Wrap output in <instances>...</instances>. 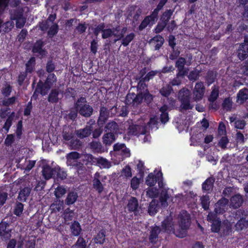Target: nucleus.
<instances>
[{
  "label": "nucleus",
  "mask_w": 248,
  "mask_h": 248,
  "mask_svg": "<svg viewBox=\"0 0 248 248\" xmlns=\"http://www.w3.org/2000/svg\"><path fill=\"white\" fill-rule=\"evenodd\" d=\"M173 14V11L170 9L167 10L164 12L161 17V21L165 22L167 24L168 22L169 21L171 16Z\"/></svg>",
  "instance_id": "13d9d810"
},
{
  "label": "nucleus",
  "mask_w": 248,
  "mask_h": 248,
  "mask_svg": "<svg viewBox=\"0 0 248 248\" xmlns=\"http://www.w3.org/2000/svg\"><path fill=\"white\" fill-rule=\"evenodd\" d=\"M109 117V111L106 108L101 107L100 109V115L97 121L99 125H102Z\"/></svg>",
  "instance_id": "f3484780"
},
{
  "label": "nucleus",
  "mask_w": 248,
  "mask_h": 248,
  "mask_svg": "<svg viewBox=\"0 0 248 248\" xmlns=\"http://www.w3.org/2000/svg\"><path fill=\"white\" fill-rule=\"evenodd\" d=\"M82 160L86 165H96L97 157L93 156L90 154H85L81 155Z\"/></svg>",
  "instance_id": "6ab92c4d"
},
{
  "label": "nucleus",
  "mask_w": 248,
  "mask_h": 248,
  "mask_svg": "<svg viewBox=\"0 0 248 248\" xmlns=\"http://www.w3.org/2000/svg\"><path fill=\"white\" fill-rule=\"evenodd\" d=\"M72 248H86L85 240L83 237H79Z\"/></svg>",
  "instance_id": "052dcab7"
},
{
  "label": "nucleus",
  "mask_w": 248,
  "mask_h": 248,
  "mask_svg": "<svg viewBox=\"0 0 248 248\" xmlns=\"http://www.w3.org/2000/svg\"><path fill=\"white\" fill-rule=\"evenodd\" d=\"M237 102L242 104L248 99V89L246 88L240 90L237 95Z\"/></svg>",
  "instance_id": "c9c22d12"
},
{
  "label": "nucleus",
  "mask_w": 248,
  "mask_h": 248,
  "mask_svg": "<svg viewBox=\"0 0 248 248\" xmlns=\"http://www.w3.org/2000/svg\"><path fill=\"white\" fill-rule=\"evenodd\" d=\"M178 226L176 228L175 235L184 238L191 225L190 215L185 210L181 211L177 217Z\"/></svg>",
  "instance_id": "f257e3e1"
},
{
  "label": "nucleus",
  "mask_w": 248,
  "mask_h": 248,
  "mask_svg": "<svg viewBox=\"0 0 248 248\" xmlns=\"http://www.w3.org/2000/svg\"><path fill=\"white\" fill-rule=\"evenodd\" d=\"M219 95V88L217 87L214 86L213 88L211 93L208 97V100L209 101H215L218 97Z\"/></svg>",
  "instance_id": "de8ad7c7"
},
{
  "label": "nucleus",
  "mask_w": 248,
  "mask_h": 248,
  "mask_svg": "<svg viewBox=\"0 0 248 248\" xmlns=\"http://www.w3.org/2000/svg\"><path fill=\"white\" fill-rule=\"evenodd\" d=\"M14 27L13 21H9L5 23L3 22L1 19H0V32L2 31L8 32L10 31Z\"/></svg>",
  "instance_id": "f704fd0d"
},
{
  "label": "nucleus",
  "mask_w": 248,
  "mask_h": 248,
  "mask_svg": "<svg viewBox=\"0 0 248 248\" xmlns=\"http://www.w3.org/2000/svg\"><path fill=\"white\" fill-rule=\"evenodd\" d=\"M44 44L43 41L39 40L37 41L32 48L34 53H37L39 56H43L46 54V51L42 48Z\"/></svg>",
  "instance_id": "4be33fe9"
},
{
  "label": "nucleus",
  "mask_w": 248,
  "mask_h": 248,
  "mask_svg": "<svg viewBox=\"0 0 248 248\" xmlns=\"http://www.w3.org/2000/svg\"><path fill=\"white\" fill-rule=\"evenodd\" d=\"M9 224L4 221H1L0 223V236L5 239H9L11 237V230L8 228Z\"/></svg>",
  "instance_id": "dca6fc26"
},
{
  "label": "nucleus",
  "mask_w": 248,
  "mask_h": 248,
  "mask_svg": "<svg viewBox=\"0 0 248 248\" xmlns=\"http://www.w3.org/2000/svg\"><path fill=\"white\" fill-rule=\"evenodd\" d=\"M82 145V142L79 140L75 139L71 140L68 143V146L70 147L71 149L72 150H78Z\"/></svg>",
  "instance_id": "09e8293b"
},
{
  "label": "nucleus",
  "mask_w": 248,
  "mask_h": 248,
  "mask_svg": "<svg viewBox=\"0 0 248 248\" xmlns=\"http://www.w3.org/2000/svg\"><path fill=\"white\" fill-rule=\"evenodd\" d=\"M36 87L37 91H39L42 95H45L47 93L51 87L46 82L43 83L42 81L40 80L38 82Z\"/></svg>",
  "instance_id": "412c9836"
},
{
  "label": "nucleus",
  "mask_w": 248,
  "mask_h": 248,
  "mask_svg": "<svg viewBox=\"0 0 248 248\" xmlns=\"http://www.w3.org/2000/svg\"><path fill=\"white\" fill-rule=\"evenodd\" d=\"M118 129L117 124L114 121L108 123L105 127V130L106 133L115 134Z\"/></svg>",
  "instance_id": "c85d7f7f"
},
{
  "label": "nucleus",
  "mask_w": 248,
  "mask_h": 248,
  "mask_svg": "<svg viewBox=\"0 0 248 248\" xmlns=\"http://www.w3.org/2000/svg\"><path fill=\"white\" fill-rule=\"evenodd\" d=\"M215 179L214 177H210L207 178L202 184V189L204 191L209 192L212 190L214 186Z\"/></svg>",
  "instance_id": "bb28decb"
},
{
  "label": "nucleus",
  "mask_w": 248,
  "mask_h": 248,
  "mask_svg": "<svg viewBox=\"0 0 248 248\" xmlns=\"http://www.w3.org/2000/svg\"><path fill=\"white\" fill-rule=\"evenodd\" d=\"M49 30L48 31L47 34L49 37H53L58 32V25L57 24L53 22L52 25L49 28Z\"/></svg>",
  "instance_id": "bf43d9fd"
},
{
  "label": "nucleus",
  "mask_w": 248,
  "mask_h": 248,
  "mask_svg": "<svg viewBox=\"0 0 248 248\" xmlns=\"http://www.w3.org/2000/svg\"><path fill=\"white\" fill-rule=\"evenodd\" d=\"M157 182L156 177L153 173H150L146 180V184L150 186H153L155 185Z\"/></svg>",
  "instance_id": "603ef678"
},
{
  "label": "nucleus",
  "mask_w": 248,
  "mask_h": 248,
  "mask_svg": "<svg viewBox=\"0 0 248 248\" xmlns=\"http://www.w3.org/2000/svg\"><path fill=\"white\" fill-rule=\"evenodd\" d=\"M162 229L168 233L172 232L175 235L176 228L171 217H167L162 223Z\"/></svg>",
  "instance_id": "1a4fd4ad"
},
{
  "label": "nucleus",
  "mask_w": 248,
  "mask_h": 248,
  "mask_svg": "<svg viewBox=\"0 0 248 248\" xmlns=\"http://www.w3.org/2000/svg\"><path fill=\"white\" fill-rule=\"evenodd\" d=\"M54 171H55V170L50 167L45 166L43 167L42 173L45 179L48 180L52 177Z\"/></svg>",
  "instance_id": "e433bc0d"
},
{
  "label": "nucleus",
  "mask_w": 248,
  "mask_h": 248,
  "mask_svg": "<svg viewBox=\"0 0 248 248\" xmlns=\"http://www.w3.org/2000/svg\"><path fill=\"white\" fill-rule=\"evenodd\" d=\"M128 132L130 134L139 136L141 134H145L148 132L147 126L138 124L130 125L128 128Z\"/></svg>",
  "instance_id": "6e6552de"
},
{
  "label": "nucleus",
  "mask_w": 248,
  "mask_h": 248,
  "mask_svg": "<svg viewBox=\"0 0 248 248\" xmlns=\"http://www.w3.org/2000/svg\"><path fill=\"white\" fill-rule=\"evenodd\" d=\"M178 99L180 102L179 107L180 112H184L185 111L193 108L194 106L190 103L191 92L187 88H183L179 91Z\"/></svg>",
  "instance_id": "f03ea898"
},
{
  "label": "nucleus",
  "mask_w": 248,
  "mask_h": 248,
  "mask_svg": "<svg viewBox=\"0 0 248 248\" xmlns=\"http://www.w3.org/2000/svg\"><path fill=\"white\" fill-rule=\"evenodd\" d=\"M15 19L16 20V27L17 28H22L26 23V18L23 16L22 15L17 16Z\"/></svg>",
  "instance_id": "864d4df0"
},
{
  "label": "nucleus",
  "mask_w": 248,
  "mask_h": 248,
  "mask_svg": "<svg viewBox=\"0 0 248 248\" xmlns=\"http://www.w3.org/2000/svg\"><path fill=\"white\" fill-rule=\"evenodd\" d=\"M103 143L106 146L110 145L115 140V136L113 134L106 133L102 138Z\"/></svg>",
  "instance_id": "72a5a7b5"
},
{
  "label": "nucleus",
  "mask_w": 248,
  "mask_h": 248,
  "mask_svg": "<svg viewBox=\"0 0 248 248\" xmlns=\"http://www.w3.org/2000/svg\"><path fill=\"white\" fill-rule=\"evenodd\" d=\"M96 165L101 169H109L111 167V163L108 159L102 156L97 157Z\"/></svg>",
  "instance_id": "5701e85b"
},
{
  "label": "nucleus",
  "mask_w": 248,
  "mask_h": 248,
  "mask_svg": "<svg viewBox=\"0 0 248 248\" xmlns=\"http://www.w3.org/2000/svg\"><path fill=\"white\" fill-rule=\"evenodd\" d=\"M24 205L19 202H17L16 203L14 213L17 216H20L23 212Z\"/></svg>",
  "instance_id": "680f3d73"
},
{
  "label": "nucleus",
  "mask_w": 248,
  "mask_h": 248,
  "mask_svg": "<svg viewBox=\"0 0 248 248\" xmlns=\"http://www.w3.org/2000/svg\"><path fill=\"white\" fill-rule=\"evenodd\" d=\"M93 127L92 124L87 125L84 128L80 129L76 131L77 136L80 139L89 137L92 133Z\"/></svg>",
  "instance_id": "2eb2a0df"
},
{
  "label": "nucleus",
  "mask_w": 248,
  "mask_h": 248,
  "mask_svg": "<svg viewBox=\"0 0 248 248\" xmlns=\"http://www.w3.org/2000/svg\"><path fill=\"white\" fill-rule=\"evenodd\" d=\"M164 38L160 35H156L150 40L149 43L155 46V50H158L163 45Z\"/></svg>",
  "instance_id": "b1692460"
},
{
  "label": "nucleus",
  "mask_w": 248,
  "mask_h": 248,
  "mask_svg": "<svg viewBox=\"0 0 248 248\" xmlns=\"http://www.w3.org/2000/svg\"><path fill=\"white\" fill-rule=\"evenodd\" d=\"M70 229L72 233L75 236L79 235L81 228L79 223L77 221H75L71 226Z\"/></svg>",
  "instance_id": "c03bdc74"
},
{
  "label": "nucleus",
  "mask_w": 248,
  "mask_h": 248,
  "mask_svg": "<svg viewBox=\"0 0 248 248\" xmlns=\"http://www.w3.org/2000/svg\"><path fill=\"white\" fill-rule=\"evenodd\" d=\"M169 198V195L166 189L163 190L161 193L159 200L161 206L165 207L168 206L167 200Z\"/></svg>",
  "instance_id": "a19ab883"
},
{
  "label": "nucleus",
  "mask_w": 248,
  "mask_h": 248,
  "mask_svg": "<svg viewBox=\"0 0 248 248\" xmlns=\"http://www.w3.org/2000/svg\"><path fill=\"white\" fill-rule=\"evenodd\" d=\"M90 148L94 152L97 153H100L102 150V145L100 142L93 141L90 144Z\"/></svg>",
  "instance_id": "3c124183"
},
{
  "label": "nucleus",
  "mask_w": 248,
  "mask_h": 248,
  "mask_svg": "<svg viewBox=\"0 0 248 248\" xmlns=\"http://www.w3.org/2000/svg\"><path fill=\"white\" fill-rule=\"evenodd\" d=\"M235 229L236 231H242L248 227V220L245 218H241L235 225Z\"/></svg>",
  "instance_id": "c756f323"
},
{
  "label": "nucleus",
  "mask_w": 248,
  "mask_h": 248,
  "mask_svg": "<svg viewBox=\"0 0 248 248\" xmlns=\"http://www.w3.org/2000/svg\"><path fill=\"white\" fill-rule=\"evenodd\" d=\"M223 108L226 111H230L232 108V101L230 98H225L222 104Z\"/></svg>",
  "instance_id": "69168bd1"
},
{
  "label": "nucleus",
  "mask_w": 248,
  "mask_h": 248,
  "mask_svg": "<svg viewBox=\"0 0 248 248\" xmlns=\"http://www.w3.org/2000/svg\"><path fill=\"white\" fill-rule=\"evenodd\" d=\"M86 98L81 97L75 104V107L78 110L79 113L84 117H90L93 113V108L87 104Z\"/></svg>",
  "instance_id": "20e7f679"
},
{
  "label": "nucleus",
  "mask_w": 248,
  "mask_h": 248,
  "mask_svg": "<svg viewBox=\"0 0 248 248\" xmlns=\"http://www.w3.org/2000/svg\"><path fill=\"white\" fill-rule=\"evenodd\" d=\"M157 16L158 15L154 12H153L150 15L146 16L139 26V30L142 31L146 28L148 25L151 26L155 24L157 19Z\"/></svg>",
  "instance_id": "423d86ee"
},
{
  "label": "nucleus",
  "mask_w": 248,
  "mask_h": 248,
  "mask_svg": "<svg viewBox=\"0 0 248 248\" xmlns=\"http://www.w3.org/2000/svg\"><path fill=\"white\" fill-rule=\"evenodd\" d=\"M64 219L65 223H69V221H71L74 217V213L73 211L71 210L69 208L66 209L63 213Z\"/></svg>",
  "instance_id": "37998d69"
},
{
  "label": "nucleus",
  "mask_w": 248,
  "mask_h": 248,
  "mask_svg": "<svg viewBox=\"0 0 248 248\" xmlns=\"http://www.w3.org/2000/svg\"><path fill=\"white\" fill-rule=\"evenodd\" d=\"M161 230L158 226L152 228L149 236V240L151 243H155L157 240L158 234L160 232Z\"/></svg>",
  "instance_id": "2f4dec72"
},
{
  "label": "nucleus",
  "mask_w": 248,
  "mask_h": 248,
  "mask_svg": "<svg viewBox=\"0 0 248 248\" xmlns=\"http://www.w3.org/2000/svg\"><path fill=\"white\" fill-rule=\"evenodd\" d=\"M78 198V195L77 192L71 191L68 193L65 200V202L68 205L73 204L76 202Z\"/></svg>",
  "instance_id": "7c9ffc66"
},
{
  "label": "nucleus",
  "mask_w": 248,
  "mask_h": 248,
  "mask_svg": "<svg viewBox=\"0 0 248 248\" xmlns=\"http://www.w3.org/2000/svg\"><path fill=\"white\" fill-rule=\"evenodd\" d=\"M106 231L101 230L94 238V242L100 244H103L105 241Z\"/></svg>",
  "instance_id": "ea45409f"
},
{
  "label": "nucleus",
  "mask_w": 248,
  "mask_h": 248,
  "mask_svg": "<svg viewBox=\"0 0 248 248\" xmlns=\"http://www.w3.org/2000/svg\"><path fill=\"white\" fill-rule=\"evenodd\" d=\"M112 36L115 38L114 40V42L116 43L117 41L120 40L124 37V34L126 33L127 30L126 27H124L121 29L120 26H117L115 28H112Z\"/></svg>",
  "instance_id": "f8f14e48"
},
{
  "label": "nucleus",
  "mask_w": 248,
  "mask_h": 248,
  "mask_svg": "<svg viewBox=\"0 0 248 248\" xmlns=\"http://www.w3.org/2000/svg\"><path fill=\"white\" fill-rule=\"evenodd\" d=\"M201 204L202 208L207 210L209 209L210 204V198L209 196L204 195L201 198Z\"/></svg>",
  "instance_id": "6e6d98bb"
},
{
  "label": "nucleus",
  "mask_w": 248,
  "mask_h": 248,
  "mask_svg": "<svg viewBox=\"0 0 248 248\" xmlns=\"http://www.w3.org/2000/svg\"><path fill=\"white\" fill-rule=\"evenodd\" d=\"M205 88L202 82H198L195 84L193 90V99L198 102L201 100L204 96Z\"/></svg>",
  "instance_id": "39448f33"
},
{
  "label": "nucleus",
  "mask_w": 248,
  "mask_h": 248,
  "mask_svg": "<svg viewBox=\"0 0 248 248\" xmlns=\"http://www.w3.org/2000/svg\"><path fill=\"white\" fill-rule=\"evenodd\" d=\"M145 97V99L150 102L153 97L151 94H143V93L139 92L138 94L135 93H128L125 98V103L127 105L132 104L133 106L136 107L140 104L142 102L143 98Z\"/></svg>",
  "instance_id": "7ed1b4c3"
},
{
  "label": "nucleus",
  "mask_w": 248,
  "mask_h": 248,
  "mask_svg": "<svg viewBox=\"0 0 248 248\" xmlns=\"http://www.w3.org/2000/svg\"><path fill=\"white\" fill-rule=\"evenodd\" d=\"M62 136L65 141L71 140L74 137V134L71 128L68 126L65 125L63 127Z\"/></svg>",
  "instance_id": "aec40b11"
},
{
  "label": "nucleus",
  "mask_w": 248,
  "mask_h": 248,
  "mask_svg": "<svg viewBox=\"0 0 248 248\" xmlns=\"http://www.w3.org/2000/svg\"><path fill=\"white\" fill-rule=\"evenodd\" d=\"M228 199L221 198L215 204L214 212L219 214L223 213L228 209Z\"/></svg>",
  "instance_id": "9d476101"
},
{
  "label": "nucleus",
  "mask_w": 248,
  "mask_h": 248,
  "mask_svg": "<svg viewBox=\"0 0 248 248\" xmlns=\"http://www.w3.org/2000/svg\"><path fill=\"white\" fill-rule=\"evenodd\" d=\"M220 233L221 235L227 236L232 232V225L228 222H223L220 227Z\"/></svg>",
  "instance_id": "393cba45"
},
{
  "label": "nucleus",
  "mask_w": 248,
  "mask_h": 248,
  "mask_svg": "<svg viewBox=\"0 0 248 248\" xmlns=\"http://www.w3.org/2000/svg\"><path fill=\"white\" fill-rule=\"evenodd\" d=\"M168 109V107L166 105L161 107L159 109V111L161 112L160 121L164 124H165L169 120V115L167 112Z\"/></svg>",
  "instance_id": "473e14b6"
},
{
  "label": "nucleus",
  "mask_w": 248,
  "mask_h": 248,
  "mask_svg": "<svg viewBox=\"0 0 248 248\" xmlns=\"http://www.w3.org/2000/svg\"><path fill=\"white\" fill-rule=\"evenodd\" d=\"M137 8V7L132 6L129 9V11H130V12L128 14L129 16H132V14L131 12L132 11L135 12L134 15L133 16V21H137L138 20L140 16L141 15V14L142 13L141 9H140V8L139 7V8H138V9L137 10H135V8Z\"/></svg>",
  "instance_id": "79ce46f5"
},
{
  "label": "nucleus",
  "mask_w": 248,
  "mask_h": 248,
  "mask_svg": "<svg viewBox=\"0 0 248 248\" xmlns=\"http://www.w3.org/2000/svg\"><path fill=\"white\" fill-rule=\"evenodd\" d=\"M172 91V88L170 85L167 84L160 89L159 93L162 96L168 97L170 95Z\"/></svg>",
  "instance_id": "49530a36"
},
{
  "label": "nucleus",
  "mask_w": 248,
  "mask_h": 248,
  "mask_svg": "<svg viewBox=\"0 0 248 248\" xmlns=\"http://www.w3.org/2000/svg\"><path fill=\"white\" fill-rule=\"evenodd\" d=\"M31 188L30 187H25L20 190L19 192L18 199L21 202H25L27 198L29 196Z\"/></svg>",
  "instance_id": "a878e982"
},
{
  "label": "nucleus",
  "mask_w": 248,
  "mask_h": 248,
  "mask_svg": "<svg viewBox=\"0 0 248 248\" xmlns=\"http://www.w3.org/2000/svg\"><path fill=\"white\" fill-rule=\"evenodd\" d=\"M248 56V46L245 43L240 46L238 50V57L240 60H243Z\"/></svg>",
  "instance_id": "cd10ccee"
},
{
  "label": "nucleus",
  "mask_w": 248,
  "mask_h": 248,
  "mask_svg": "<svg viewBox=\"0 0 248 248\" xmlns=\"http://www.w3.org/2000/svg\"><path fill=\"white\" fill-rule=\"evenodd\" d=\"M138 207V200L136 198H131L128 201L127 208L130 211H136Z\"/></svg>",
  "instance_id": "a18cd8bd"
},
{
  "label": "nucleus",
  "mask_w": 248,
  "mask_h": 248,
  "mask_svg": "<svg viewBox=\"0 0 248 248\" xmlns=\"http://www.w3.org/2000/svg\"><path fill=\"white\" fill-rule=\"evenodd\" d=\"M146 82L147 81H144L143 78L140 76V80L137 85L138 89L140 90L139 92L142 93V91H143V92H144V91H146L147 90L146 89L147 86L145 84Z\"/></svg>",
  "instance_id": "0e129e2a"
},
{
  "label": "nucleus",
  "mask_w": 248,
  "mask_h": 248,
  "mask_svg": "<svg viewBox=\"0 0 248 248\" xmlns=\"http://www.w3.org/2000/svg\"><path fill=\"white\" fill-rule=\"evenodd\" d=\"M146 72V68L142 69L140 72V76L143 78L144 81H149L150 79H153V78L156 75L157 72L152 71L148 72L145 75Z\"/></svg>",
  "instance_id": "4c0bfd02"
},
{
  "label": "nucleus",
  "mask_w": 248,
  "mask_h": 248,
  "mask_svg": "<svg viewBox=\"0 0 248 248\" xmlns=\"http://www.w3.org/2000/svg\"><path fill=\"white\" fill-rule=\"evenodd\" d=\"M135 35L134 33H130L127 34L125 37H123L122 41V45L124 46H127L134 39Z\"/></svg>",
  "instance_id": "5fc2aeb1"
},
{
  "label": "nucleus",
  "mask_w": 248,
  "mask_h": 248,
  "mask_svg": "<svg viewBox=\"0 0 248 248\" xmlns=\"http://www.w3.org/2000/svg\"><path fill=\"white\" fill-rule=\"evenodd\" d=\"M54 192L56 197L60 198L65 194L66 190L63 187L59 186L55 189Z\"/></svg>",
  "instance_id": "774afa93"
},
{
  "label": "nucleus",
  "mask_w": 248,
  "mask_h": 248,
  "mask_svg": "<svg viewBox=\"0 0 248 248\" xmlns=\"http://www.w3.org/2000/svg\"><path fill=\"white\" fill-rule=\"evenodd\" d=\"M61 93L62 94L59 89H52L48 94L47 98L48 101L52 104L57 103L62 98V97H59Z\"/></svg>",
  "instance_id": "ddd939ff"
},
{
  "label": "nucleus",
  "mask_w": 248,
  "mask_h": 248,
  "mask_svg": "<svg viewBox=\"0 0 248 248\" xmlns=\"http://www.w3.org/2000/svg\"><path fill=\"white\" fill-rule=\"evenodd\" d=\"M35 64V59L34 57H31L26 64V72L31 73L34 69Z\"/></svg>",
  "instance_id": "8fccbe9b"
},
{
  "label": "nucleus",
  "mask_w": 248,
  "mask_h": 248,
  "mask_svg": "<svg viewBox=\"0 0 248 248\" xmlns=\"http://www.w3.org/2000/svg\"><path fill=\"white\" fill-rule=\"evenodd\" d=\"M100 174L98 172H96L93 176V187L99 194H101L104 189V185L101 182L100 178Z\"/></svg>",
  "instance_id": "9b49d317"
},
{
  "label": "nucleus",
  "mask_w": 248,
  "mask_h": 248,
  "mask_svg": "<svg viewBox=\"0 0 248 248\" xmlns=\"http://www.w3.org/2000/svg\"><path fill=\"white\" fill-rule=\"evenodd\" d=\"M212 224L211 226L212 231L215 232H220L221 227V221L218 220L217 221L212 222Z\"/></svg>",
  "instance_id": "338daca9"
},
{
  "label": "nucleus",
  "mask_w": 248,
  "mask_h": 248,
  "mask_svg": "<svg viewBox=\"0 0 248 248\" xmlns=\"http://www.w3.org/2000/svg\"><path fill=\"white\" fill-rule=\"evenodd\" d=\"M158 208L159 205L158 204V202L155 200H152L148 208V213L149 215L151 216L155 215L158 211Z\"/></svg>",
  "instance_id": "58836bf2"
},
{
  "label": "nucleus",
  "mask_w": 248,
  "mask_h": 248,
  "mask_svg": "<svg viewBox=\"0 0 248 248\" xmlns=\"http://www.w3.org/2000/svg\"><path fill=\"white\" fill-rule=\"evenodd\" d=\"M243 202V199L240 194L233 196L230 200V206L234 209L240 207Z\"/></svg>",
  "instance_id": "a211bd4d"
},
{
  "label": "nucleus",
  "mask_w": 248,
  "mask_h": 248,
  "mask_svg": "<svg viewBox=\"0 0 248 248\" xmlns=\"http://www.w3.org/2000/svg\"><path fill=\"white\" fill-rule=\"evenodd\" d=\"M56 18V15L55 14H51L50 15L47 19L46 20L43 21L41 22H40L39 24V29L43 31H46L47 30L50 26L52 25L53 22Z\"/></svg>",
  "instance_id": "4468645a"
},
{
  "label": "nucleus",
  "mask_w": 248,
  "mask_h": 248,
  "mask_svg": "<svg viewBox=\"0 0 248 248\" xmlns=\"http://www.w3.org/2000/svg\"><path fill=\"white\" fill-rule=\"evenodd\" d=\"M200 71L197 69L193 70L190 71L188 75L189 80L191 81H196L199 77Z\"/></svg>",
  "instance_id": "e2e57ef3"
},
{
  "label": "nucleus",
  "mask_w": 248,
  "mask_h": 248,
  "mask_svg": "<svg viewBox=\"0 0 248 248\" xmlns=\"http://www.w3.org/2000/svg\"><path fill=\"white\" fill-rule=\"evenodd\" d=\"M113 150L117 155H122V159L129 157L130 155V150L126 148L124 144L117 143L114 145Z\"/></svg>",
  "instance_id": "0eeeda50"
},
{
  "label": "nucleus",
  "mask_w": 248,
  "mask_h": 248,
  "mask_svg": "<svg viewBox=\"0 0 248 248\" xmlns=\"http://www.w3.org/2000/svg\"><path fill=\"white\" fill-rule=\"evenodd\" d=\"M14 117L15 112H12L9 115V116H8L4 125L3 126V128H4L6 132L8 131L10 126H11L12 121H13Z\"/></svg>",
  "instance_id": "4d7b16f0"
}]
</instances>
